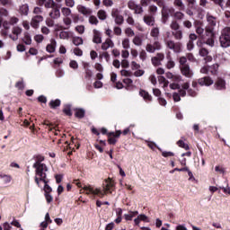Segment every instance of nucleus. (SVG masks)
<instances>
[{
	"instance_id": "nucleus-40",
	"label": "nucleus",
	"mask_w": 230,
	"mask_h": 230,
	"mask_svg": "<svg viewBox=\"0 0 230 230\" xmlns=\"http://www.w3.org/2000/svg\"><path fill=\"white\" fill-rule=\"evenodd\" d=\"M63 112L66 116H73V112H71V105H69V104L65 105V107L63 109Z\"/></svg>"
},
{
	"instance_id": "nucleus-52",
	"label": "nucleus",
	"mask_w": 230,
	"mask_h": 230,
	"mask_svg": "<svg viewBox=\"0 0 230 230\" xmlns=\"http://www.w3.org/2000/svg\"><path fill=\"white\" fill-rule=\"evenodd\" d=\"M73 53L74 55H75L76 57H82V55H84V51H82V49H80V48H75L73 49Z\"/></svg>"
},
{
	"instance_id": "nucleus-22",
	"label": "nucleus",
	"mask_w": 230,
	"mask_h": 230,
	"mask_svg": "<svg viewBox=\"0 0 230 230\" xmlns=\"http://www.w3.org/2000/svg\"><path fill=\"white\" fill-rule=\"evenodd\" d=\"M52 223H53V220H51V217H49V213H47L45 215V220L40 223V227L48 228V225Z\"/></svg>"
},
{
	"instance_id": "nucleus-58",
	"label": "nucleus",
	"mask_w": 230,
	"mask_h": 230,
	"mask_svg": "<svg viewBox=\"0 0 230 230\" xmlns=\"http://www.w3.org/2000/svg\"><path fill=\"white\" fill-rule=\"evenodd\" d=\"M120 75H121V76L128 77V76H132V72L123 69L120 71Z\"/></svg>"
},
{
	"instance_id": "nucleus-7",
	"label": "nucleus",
	"mask_w": 230,
	"mask_h": 230,
	"mask_svg": "<svg viewBox=\"0 0 230 230\" xmlns=\"http://www.w3.org/2000/svg\"><path fill=\"white\" fill-rule=\"evenodd\" d=\"M206 35L209 38L206 40L205 44L213 48V46H215V32L213 31V28H206Z\"/></svg>"
},
{
	"instance_id": "nucleus-20",
	"label": "nucleus",
	"mask_w": 230,
	"mask_h": 230,
	"mask_svg": "<svg viewBox=\"0 0 230 230\" xmlns=\"http://www.w3.org/2000/svg\"><path fill=\"white\" fill-rule=\"evenodd\" d=\"M49 17L50 19H60V9H58V7H54L49 12Z\"/></svg>"
},
{
	"instance_id": "nucleus-29",
	"label": "nucleus",
	"mask_w": 230,
	"mask_h": 230,
	"mask_svg": "<svg viewBox=\"0 0 230 230\" xmlns=\"http://www.w3.org/2000/svg\"><path fill=\"white\" fill-rule=\"evenodd\" d=\"M140 96L146 101V102H152V96L148 93V92L145 90H141L139 92Z\"/></svg>"
},
{
	"instance_id": "nucleus-11",
	"label": "nucleus",
	"mask_w": 230,
	"mask_h": 230,
	"mask_svg": "<svg viewBox=\"0 0 230 230\" xmlns=\"http://www.w3.org/2000/svg\"><path fill=\"white\" fill-rule=\"evenodd\" d=\"M108 136H109V139H108L109 144L116 145V143H118V140L115 137H119L121 136V130H117L115 133L110 132Z\"/></svg>"
},
{
	"instance_id": "nucleus-5",
	"label": "nucleus",
	"mask_w": 230,
	"mask_h": 230,
	"mask_svg": "<svg viewBox=\"0 0 230 230\" xmlns=\"http://www.w3.org/2000/svg\"><path fill=\"white\" fill-rule=\"evenodd\" d=\"M111 17L114 19V22L116 24L120 26L124 22V18L123 15H121L119 9L118 8H113L111 10Z\"/></svg>"
},
{
	"instance_id": "nucleus-4",
	"label": "nucleus",
	"mask_w": 230,
	"mask_h": 230,
	"mask_svg": "<svg viewBox=\"0 0 230 230\" xmlns=\"http://www.w3.org/2000/svg\"><path fill=\"white\" fill-rule=\"evenodd\" d=\"M219 42H220L221 48L230 47V27H226L221 31Z\"/></svg>"
},
{
	"instance_id": "nucleus-61",
	"label": "nucleus",
	"mask_w": 230,
	"mask_h": 230,
	"mask_svg": "<svg viewBox=\"0 0 230 230\" xmlns=\"http://www.w3.org/2000/svg\"><path fill=\"white\" fill-rule=\"evenodd\" d=\"M69 66L71 67V69H76L78 67V62H76L75 60H71L69 63Z\"/></svg>"
},
{
	"instance_id": "nucleus-25",
	"label": "nucleus",
	"mask_w": 230,
	"mask_h": 230,
	"mask_svg": "<svg viewBox=\"0 0 230 230\" xmlns=\"http://www.w3.org/2000/svg\"><path fill=\"white\" fill-rule=\"evenodd\" d=\"M19 12L21 15H28V13L30 12V6L28 4H22L19 8Z\"/></svg>"
},
{
	"instance_id": "nucleus-17",
	"label": "nucleus",
	"mask_w": 230,
	"mask_h": 230,
	"mask_svg": "<svg viewBox=\"0 0 230 230\" xmlns=\"http://www.w3.org/2000/svg\"><path fill=\"white\" fill-rule=\"evenodd\" d=\"M141 222H148V217L145 214H140L134 219L135 226H139Z\"/></svg>"
},
{
	"instance_id": "nucleus-6",
	"label": "nucleus",
	"mask_w": 230,
	"mask_h": 230,
	"mask_svg": "<svg viewBox=\"0 0 230 230\" xmlns=\"http://www.w3.org/2000/svg\"><path fill=\"white\" fill-rule=\"evenodd\" d=\"M173 12H175L173 7H168V6L163 7V9H162V22L164 24H166V22H168V17H170V15H172V13H173Z\"/></svg>"
},
{
	"instance_id": "nucleus-41",
	"label": "nucleus",
	"mask_w": 230,
	"mask_h": 230,
	"mask_svg": "<svg viewBox=\"0 0 230 230\" xmlns=\"http://www.w3.org/2000/svg\"><path fill=\"white\" fill-rule=\"evenodd\" d=\"M73 44L75 46H82V44H84V40L80 37H75L73 39Z\"/></svg>"
},
{
	"instance_id": "nucleus-27",
	"label": "nucleus",
	"mask_w": 230,
	"mask_h": 230,
	"mask_svg": "<svg viewBox=\"0 0 230 230\" xmlns=\"http://www.w3.org/2000/svg\"><path fill=\"white\" fill-rule=\"evenodd\" d=\"M207 21L209 24V26L206 28H212L214 30L215 26H217V18L213 16H208Z\"/></svg>"
},
{
	"instance_id": "nucleus-9",
	"label": "nucleus",
	"mask_w": 230,
	"mask_h": 230,
	"mask_svg": "<svg viewBox=\"0 0 230 230\" xmlns=\"http://www.w3.org/2000/svg\"><path fill=\"white\" fill-rule=\"evenodd\" d=\"M181 75L186 78H193V70L190 67V65L180 66Z\"/></svg>"
},
{
	"instance_id": "nucleus-43",
	"label": "nucleus",
	"mask_w": 230,
	"mask_h": 230,
	"mask_svg": "<svg viewBox=\"0 0 230 230\" xmlns=\"http://www.w3.org/2000/svg\"><path fill=\"white\" fill-rule=\"evenodd\" d=\"M125 34L127 35V37H134V35H136L134 30H132V28L130 27L125 29Z\"/></svg>"
},
{
	"instance_id": "nucleus-63",
	"label": "nucleus",
	"mask_w": 230,
	"mask_h": 230,
	"mask_svg": "<svg viewBox=\"0 0 230 230\" xmlns=\"http://www.w3.org/2000/svg\"><path fill=\"white\" fill-rule=\"evenodd\" d=\"M151 61L153 66H161V61L156 57L152 58Z\"/></svg>"
},
{
	"instance_id": "nucleus-48",
	"label": "nucleus",
	"mask_w": 230,
	"mask_h": 230,
	"mask_svg": "<svg viewBox=\"0 0 230 230\" xmlns=\"http://www.w3.org/2000/svg\"><path fill=\"white\" fill-rule=\"evenodd\" d=\"M146 51H147V53H155V49L153 44L149 43L146 46Z\"/></svg>"
},
{
	"instance_id": "nucleus-28",
	"label": "nucleus",
	"mask_w": 230,
	"mask_h": 230,
	"mask_svg": "<svg viewBox=\"0 0 230 230\" xmlns=\"http://www.w3.org/2000/svg\"><path fill=\"white\" fill-rule=\"evenodd\" d=\"M97 17H98V19H100V21H105L108 17L107 11H105L103 9H100L97 12Z\"/></svg>"
},
{
	"instance_id": "nucleus-50",
	"label": "nucleus",
	"mask_w": 230,
	"mask_h": 230,
	"mask_svg": "<svg viewBox=\"0 0 230 230\" xmlns=\"http://www.w3.org/2000/svg\"><path fill=\"white\" fill-rule=\"evenodd\" d=\"M151 37L157 39L159 37V28H154L151 31Z\"/></svg>"
},
{
	"instance_id": "nucleus-55",
	"label": "nucleus",
	"mask_w": 230,
	"mask_h": 230,
	"mask_svg": "<svg viewBox=\"0 0 230 230\" xmlns=\"http://www.w3.org/2000/svg\"><path fill=\"white\" fill-rule=\"evenodd\" d=\"M102 4L107 8L113 6L114 2L112 0H102Z\"/></svg>"
},
{
	"instance_id": "nucleus-57",
	"label": "nucleus",
	"mask_w": 230,
	"mask_h": 230,
	"mask_svg": "<svg viewBox=\"0 0 230 230\" xmlns=\"http://www.w3.org/2000/svg\"><path fill=\"white\" fill-rule=\"evenodd\" d=\"M199 55L200 57H208V55H209V51H208L207 49L201 48L199 49Z\"/></svg>"
},
{
	"instance_id": "nucleus-24",
	"label": "nucleus",
	"mask_w": 230,
	"mask_h": 230,
	"mask_svg": "<svg viewBox=\"0 0 230 230\" xmlns=\"http://www.w3.org/2000/svg\"><path fill=\"white\" fill-rule=\"evenodd\" d=\"M166 78L172 80V82H181V75H172L171 72H167L165 74Z\"/></svg>"
},
{
	"instance_id": "nucleus-46",
	"label": "nucleus",
	"mask_w": 230,
	"mask_h": 230,
	"mask_svg": "<svg viewBox=\"0 0 230 230\" xmlns=\"http://www.w3.org/2000/svg\"><path fill=\"white\" fill-rule=\"evenodd\" d=\"M90 24H94L95 26H97L99 21L98 18H96V16L94 15H91L88 19Z\"/></svg>"
},
{
	"instance_id": "nucleus-51",
	"label": "nucleus",
	"mask_w": 230,
	"mask_h": 230,
	"mask_svg": "<svg viewBox=\"0 0 230 230\" xmlns=\"http://www.w3.org/2000/svg\"><path fill=\"white\" fill-rule=\"evenodd\" d=\"M45 22L49 28H53V26H55V21H53V18H47Z\"/></svg>"
},
{
	"instance_id": "nucleus-3",
	"label": "nucleus",
	"mask_w": 230,
	"mask_h": 230,
	"mask_svg": "<svg viewBox=\"0 0 230 230\" xmlns=\"http://www.w3.org/2000/svg\"><path fill=\"white\" fill-rule=\"evenodd\" d=\"M199 84L197 83V81H192V87L193 89L190 88V83H184L181 85V89L180 90V94L181 96H186V91L189 94V96H192L195 97L197 96V91H199V89H197Z\"/></svg>"
},
{
	"instance_id": "nucleus-33",
	"label": "nucleus",
	"mask_w": 230,
	"mask_h": 230,
	"mask_svg": "<svg viewBox=\"0 0 230 230\" xmlns=\"http://www.w3.org/2000/svg\"><path fill=\"white\" fill-rule=\"evenodd\" d=\"M44 6L45 8L54 9L55 7H57V3L54 0H48L47 2H45Z\"/></svg>"
},
{
	"instance_id": "nucleus-19",
	"label": "nucleus",
	"mask_w": 230,
	"mask_h": 230,
	"mask_svg": "<svg viewBox=\"0 0 230 230\" xmlns=\"http://www.w3.org/2000/svg\"><path fill=\"white\" fill-rule=\"evenodd\" d=\"M144 22H146L147 26H154V24H155V18L150 14H146L144 16Z\"/></svg>"
},
{
	"instance_id": "nucleus-47",
	"label": "nucleus",
	"mask_w": 230,
	"mask_h": 230,
	"mask_svg": "<svg viewBox=\"0 0 230 230\" xmlns=\"http://www.w3.org/2000/svg\"><path fill=\"white\" fill-rule=\"evenodd\" d=\"M177 145H178V146H180L181 148H184L185 150H190V146H189L186 143H184L183 140H179V141L177 142Z\"/></svg>"
},
{
	"instance_id": "nucleus-59",
	"label": "nucleus",
	"mask_w": 230,
	"mask_h": 230,
	"mask_svg": "<svg viewBox=\"0 0 230 230\" xmlns=\"http://www.w3.org/2000/svg\"><path fill=\"white\" fill-rule=\"evenodd\" d=\"M196 33H198V35H204V27H202V25H198L196 27Z\"/></svg>"
},
{
	"instance_id": "nucleus-53",
	"label": "nucleus",
	"mask_w": 230,
	"mask_h": 230,
	"mask_svg": "<svg viewBox=\"0 0 230 230\" xmlns=\"http://www.w3.org/2000/svg\"><path fill=\"white\" fill-rule=\"evenodd\" d=\"M143 75H145V70L140 68L135 70L134 72V76H137V77L143 76Z\"/></svg>"
},
{
	"instance_id": "nucleus-18",
	"label": "nucleus",
	"mask_w": 230,
	"mask_h": 230,
	"mask_svg": "<svg viewBox=\"0 0 230 230\" xmlns=\"http://www.w3.org/2000/svg\"><path fill=\"white\" fill-rule=\"evenodd\" d=\"M114 47V41L111 39H106L105 41L102 44V49L103 51H107L109 48H113Z\"/></svg>"
},
{
	"instance_id": "nucleus-32",
	"label": "nucleus",
	"mask_w": 230,
	"mask_h": 230,
	"mask_svg": "<svg viewBox=\"0 0 230 230\" xmlns=\"http://www.w3.org/2000/svg\"><path fill=\"white\" fill-rule=\"evenodd\" d=\"M63 22H64L65 26H66V28H65V30H69V28H71V24H73V21L71 20V18H69V16L64 17Z\"/></svg>"
},
{
	"instance_id": "nucleus-8",
	"label": "nucleus",
	"mask_w": 230,
	"mask_h": 230,
	"mask_svg": "<svg viewBox=\"0 0 230 230\" xmlns=\"http://www.w3.org/2000/svg\"><path fill=\"white\" fill-rule=\"evenodd\" d=\"M166 46L169 49H172L174 53H181L182 45L180 42H176L173 40H167Z\"/></svg>"
},
{
	"instance_id": "nucleus-2",
	"label": "nucleus",
	"mask_w": 230,
	"mask_h": 230,
	"mask_svg": "<svg viewBox=\"0 0 230 230\" xmlns=\"http://www.w3.org/2000/svg\"><path fill=\"white\" fill-rule=\"evenodd\" d=\"M42 161H44V156H40L32 165L35 170L34 181L39 187H40V182H49L48 179V165Z\"/></svg>"
},
{
	"instance_id": "nucleus-26",
	"label": "nucleus",
	"mask_w": 230,
	"mask_h": 230,
	"mask_svg": "<svg viewBox=\"0 0 230 230\" xmlns=\"http://www.w3.org/2000/svg\"><path fill=\"white\" fill-rule=\"evenodd\" d=\"M132 43L135 45V46H143V37L142 36H139V35H136L133 40H132Z\"/></svg>"
},
{
	"instance_id": "nucleus-34",
	"label": "nucleus",
	"mask_w": 230,
	"mask_h": 230,
	"mask_svg": "<svg viewBox=\"0 0 230 230\" xmlns=\"http://www.w3.org/2000/svg\"><path fill=\"white\" fill-rule=\"evenodd\" d=\"M123 49H130V40L128 38H124L122 40Z\"/></svg>"
},
{
	"instance_id": "nucleus-16",
	"label": "nucleus",
	"mask_w": 230,
	"mask_h": 230,
	"mask_svg": "<svg viewBox=\"0 0 230 230\" xmlns=\"http://www.w3.org/2000/svg\"><path fill=\"white\" fill-rule=\"evenodd\" d=\"M214 87H216L217 91H224L226 89V81L222 78H218Z\"/></svg>"
},
{
	"instance_id": "nucleus-1",
	"label": "nucleus",
	"mask_w": 230,
	"mask_h": 230,
	"mask_svg": "<svg viewBox=\"0 0 230 230\" xmlns=\"http://www.w3.org/2000/svg\"><path fill=\"white\" fill-rule=\"evenodd\" d=\"M113 188L114 181L108 179L102 182V189L100 187H94L93 185H84L83 190L85 191L86 195H94L100 197V199H103L107 193H112Z\"/></svg>"
},
{
	"instance_id": "nucleus-64",
	"label": "nucleus",
	"mask_w": 230,
	"mask_h": 230,
	"mask_svg": "<svg viewBox=\"0 0 230 230\" xmlns=\"http://www.w3.org/2000/svg\"><path fill=\"white\" fill-rule=\"evenodd\" d=\"M219 190H223L224 193L226 195H230V187L227 185L226 187H219Z\"/></svg>"
},
{
	"instance_id": "nucleus-10",
	"label": "nucleus",
	"mask_w": 230,
	"mask_h": 230,
	"mask_svg": "<svg viewBox=\"0 0 230 230\" xmlns=\"http://www.w3.org/2000/svg\"><path fill=\"white\" fill-rule=\"evenodd\" d=\"M44 21V17L42 15H35L31 20V28H34V30H37L39 26H40V22Z\"/></svg>"
},
{
	"instance_id": "nucleus-31",
	"label": "nucleus",
	"mask_w": 230,
	"mask_h": 230,
	"mask_svg": "<svg viewBox=\"0 0 230 230\" xmlns=\"http://www.w3.org/2000/svg\"><path fill=\"white\" fill-rule=\"evenodd\" d=\"M167 69H173L175 67V61L172 60L170 55H167V63H166Z\"/></svg>"
},
{
	"instance_id": "nucleus-12",
	"label": "nucleus",
	"mask_w": 230,
	"mask_h": 230,
	"mask_svg": "<svg viewBox=\"0 0 230 230\" xmlns=\"http://www.w3.org/2000/svg\"><path fill=\"white\" fill-rule=\"evenodd\" d=\"M12 33L9 37L10 39H12V40H19V35H21V33H22V29L21 27H13L12 29Z\"/></svg>"
},
{
	"instance_id": "nucleus-21",
	"label": "nucleus",
	"mask_w": 230,
	"mask_h": 230,
	"mask_svg": "<svg viewBox=\"0 0 230 230\" xmlns=\"http://www.w3.org/2000/svg\"><path fill=\"white\" fill-rule=\"evenodd\" d=\"M93 42H94V44H102V33L96 30H93Z\"/></svg>"
},
{
	"instance_id": "nucleus-37",
	"label": "nucleus",
	"mask_w": 230,
	"mask_h": 230,
	"mask_svg": "<svg viewBox=\"0 0 230 230\" xmlns=\"http://www.w3.org/2000/svg\"><path fill=\"white\" fill-rule=\"evenodd\" d=\"M172 35L174 39H176V40H181L182 39V31L181 30L174 31H172Z\"/></svg>"
},
{
	"instance_id": "nucleus-42",
	"label": "nucleus",
	"mask_w": 230,
	"mask_h": 230,
	"mask_svg": "<svg viewBox=\"0 0 230 230\" xmlns=\"http://www.w3.org/2000/svg\"><path fill=\"white\" fill-rule=\"evenodd\" d=\"M171 30H173V31H177L179 28H181V25H179V22L177 21H172L170 24Z\"/></svg>"
},
{
	"instance_id": "nucleus-30",
	"label": "nucleus",
	"mask_w": 230,
	"mask_h": 230,
	"mask_svg": "<svg viewBox=\"0 0 230 230\" xmlns=\"http://www.w3.org/2000/svg\"><path fill=\"white\" fill-rule=\"evenodd\" d=\"M22 42L26 44L27 46H31V36L30 35L29 32H24L23 38H22Z\"/></svg>"
},
{
	"instance_id": "nucleus-13",
	"label": "nucleus",
	"mask_w": 230,
	"mask_h": 230,
	"mask_svg": "<svg viewBox=\"0 0 230 230\" xmlns=\"http://www.w3.org/2000/svg\"><path fill=\"white\" fill-rule=\"evenodd\" d=\"M76 10L79 12V13H82L83 15H91V13H93V9L85 7L82 4L77 5Z\"/></svg>"
},
{
	"instance_id": "nucleus-23",
	"label": "nucleus",
	"mask_w": 230,
	"mask_h": 230,
	"mask_svg": "<svg viewBox=\"0 0 230 230\" xmlns=\"http://www.w3.org/2000/svg\"><path fill=\"white\" fill-rule=\"evenodd\" d=\"M137 215H139V212L137 210L136 211L129 210L128 214L124 215V218L127 221H130L132 220V218H134V217H137Z\"/></svg>"
},
{
	"instance_id": "nucleus-15",
	"label": "nucleus",
	"mask_w": 230,
	"mask_h": 230,
	"mask_svg": "<svg viewBox=\"0 0 230 230\" xmlns=\"http://www.w3.org/2000/svg\"><path fill=\"white\" fill-rule=\"evenodd\" d=\"M198 84L199 85H206L207 87H209V85H213L214 82H213V79L206 76V77L199 78L198 80Z\"/></svg>"
},
{
	"instance_id": "nucleus-45",
	"label": "nucleus",
	"mask_w": 230,
	"mask_h": 230,
	"mask_svg": "<svg viewBox=\"0 0 230 230\" xmlns=\"http://www.w3.org/2000/svg\"><path fill=\"white\" fill-rule=\"evenodd\" d=\"M130 67L132 71H136L137 69H141V65L137 64L136 61H132L130 63Z\"/></svg>"
},
{
	"instance_id": "nucleus-44",
	"label": "nucleus",
	"mask_w": 230,
	"mask_h": 230,
	"mask_svg": "<svg viewBox=\"0 0 230 230\" xmlns=\"http://www.w3.org/2000/svg\"><path fill=\"white\" fill-rule=\"evenodd\" d=\"M49 105L52 109H57V107H60V100L57 99L55 101H51Z\"/></svg>"
},
{
	"instance_id": "nucleus-39",
	"label": "nucleus",
	"mask_w": 230,
	"mask_h": 230,
	"mask_svg": "<svg viewBox=\"0 0 230 230\" xmlns=\"http://www.w3.org/2000/svg\"><path fill=\"white\" fill-rule=\"evenodd\" d=\"M70 37H71V32H69V31H62L59 33L60 39L66 40V39H69Z\"/></svg>"
},
{
	"instance_id": "nucleus-62",
	"label": "nucleus",
	"mask_w": 230,
	"mask_h": 230,
	"mask_svg": "<svg viewBox=\"0 0 230 230\" xmlns=\"http://www.w3.org/2000/svg\"><path fill=\"white\" fill-rule=\"evenodd\" d=\"M12 226H13L12 223H8V222L4 223L3 225L4 230H12L13 229Z\"/></svg>"
},
{
	"instance_id": "nucleus-14",
	"label": "nucleus",
	"mask_w": 230,
	"mask_h": 230,
	"mask_svg": "<svg viewBox=\"0 0 230 230\" xmlns=\"http://www.w3.org/2000/svg\"><path fill=\"white\" fill-rule=\"evenodd\" d=\"M46 51L48 53H55L57 51V40L55 39L50 40V43L46 47Z\"/></svg>"
},
{
	"instance_id": "nucleus-60",
	"label": "nucleus",
	"mask_w": 230,
	"mask_h": 230,
	"mask_svg": "<svg viewBox=\"0 0 230 230\" xmlns=\"http://www.w3.org/2000/svg\"><path fill=\"white\" fill-rule=\"evenodd\" d=\"M121 57L122 58H128V57H130V52L124 49L123 50H121Z\"/></svg>"
},
{
	"instance_id": "nucleus-56",
	"label": "nucleus",
	"mask_w": 230,
	"mask_h": 230,
	"mask_svg": "<svg viewBox=\"0 0 230 230\" xmlns=\"http://www.w3.org/2000/svg\"><path fill=\"white\" fill-rule=\"evenodd\" d=\"M34 40L40 44V42L44 40V36L42 34H37L36 36H34Z\"/></svg>"
},
{
	"instance_id": "nucleus-54",
	"label": "nucleus",
	"mask_w": 230,
	"mask_h": 230,
	"mask_svg": "<svg viewBox=\"0 0 230 230\" xmlns=\"http://www.w3.org/2000/svg\"><path fill=\"white\" fill-rule=\"evenodd\" d=\"M175 6H179L180 10H184V4L182 0H174Z\"/></svg>"
},
{
	"instance_id": "nucleus-35",
	"label": "nucleus",
	"mask_w": 230,
	"mask_h": 230,
	"mask_svg": "<svg viewBox=\"0 0 230 230\" xmlns=\"http://www.w3.org/2000/svg\"><path fill=\"white\" fill-rule=\"evenodd\" d=\"M158 82L163 85V87H168V80L164 76L159 75L158 76Z\"/></svg>"
},
{
	"instance_id": "nucleus-38",
	"label": "nucleus",
	"mask_w": 230,
	"mask_h": 230,
	"mask_svg": "<svg viewBox=\"0 0 230 230\" xmlns=\"http://www.w3.org/2000/svg\"><path fill=\"white\" fill-rule=\"evenodd\" d=\"M75 118L82 119L85 116V111L84 109H77L75 110Z\"/></svg>"
},
{
	"instance_id": "nucleus-49",
	"label": "nucleus",
	"mask_w": 230,
	"mask_h": 230,
	"mask_svg": "<svg viewBox=\"0 0 230 230\" xmlns=\"http://www.w3.org/2000/svg\"><path fill=\"white\" fill-rule=\"evenodd\" d=\"M75 31H77V33H80V35H83V33H84V31H85V26H84V25H77L75 27Z\"/></svg>"
},
{
	"instance_id": "nucleus-36",
	"label": "nucleus",
	"mask_w": 230,
	"mask_h": 230,
	"mask_svg": "<svg viewBox=\"0 0 230 230\" xmlns=\"http://www.w3.org/2000/svg\"><path fill=\"white\" fill-rule=\"evenodd\" d=\"M61 13L64 17H69L71 15V9L69 7H62Z\"/></svg>"
}]
</instances>
